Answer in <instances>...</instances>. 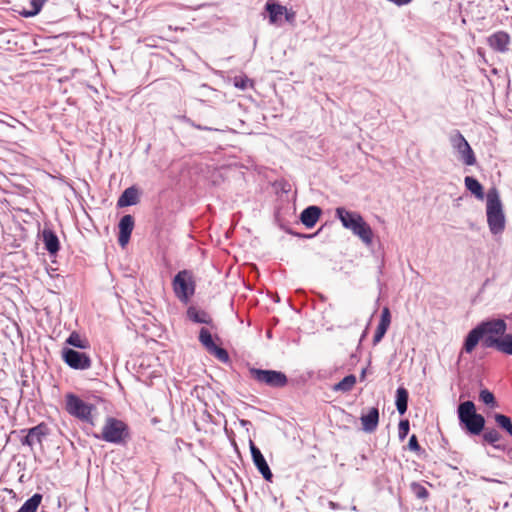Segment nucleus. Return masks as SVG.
<instances>
[{"instance_id":"obj_1","label":"nucleus","mask_w":512,"mask_h":512,"mask_svg":"<svg viewBox=\"0 0 512 512\" xmlns=\"http://www.w3.org/2000/svg\"><path fill=\"white\" fill-rule=\"evenodd\" d=\"M506 330L507 324L502 319L482 321L466 335L461 353H472L480 342L483 348H495L512 355V334H507Z\"/></svg>"},{"instance_id":"obj_2","label":"nucleus","mask_w":512,"mask_h":512,"mask_svg":"<svg viewBox=\"0 0 512 512\" xmlns=\"http://www.w3.org/2000/svg\"><path fill=\"white\" fill-rule=\"evenodd\" d=\"M486 217L491 234H502L506 228V216L499 190L493 186L486 193Z\"/></svg>"},{"instance_id":"obj_3","label":"nucleus","mask_w":512,"mask_h":512,"mask_svg":"<svg viewBox=\"0 0 512 512\" xmlns=\"http://www.w3.org/2000/svg\"><path fill=\"white\" fill-rule=\"evenodd\" d=\"M335 217L340 220L345 229L351 230L362 242L369 246L373 242V231L370 225L365 222L359 212L349 211L344 207H337Z\"/></svg>"},{"instance_id":"obj_4","label":"nucleus","mask_w":512,"mask_h":512,"mask_svg":"<svg viewBox=\"0 0 512 512\" xmlns=\"http://www.w3.org/2000/svg\"><path fill=\"white\" fill-rule=\"evenodd\" d=\"M459 425L468 435L478 436L485 428V418L477 413L474 402H461L457 408Z\"/></svg>"},{"instance_id":"obj_5","label":"nucleus","mask_w":512,"mask_h":512,"mask_svg":"<svg viewBox=\"0 0 512 512\" xmlns=\"http://www.w3.org/2000/svg\"><path fill=\"white\" fill-rule=\"evenodd\" d=\"M96 438L108 443L124 445L131 439L129 426L115 417H107L100 435Z\"/></svg>"},{"instance_id":"obj_6","label":"nucleus","mask_w":512,"mask_h":512,"mask_svg":"<svg viewBox=\"0 0 512 512\" xmlns=\"http://www.w3.org/2000/svg\"><path fill=\"white\" fill-rule=\"evenodd\" d=\"M173 291L175 296L184 304L190 301L195 293L196 283L190 270H181L173 278Z\"/></svg>"},{"instance_id":"obj_7","label":"nucleus","mask_w":512,"mask_h":512,"mask_svg":"<svg viewBox=\"0 0 512 512\" xmlns=\"http://www.w3.org/2000/svg\"><path fill=\"white\" fill-rule=\"evenodd\" d=\"M95 409L93 404L86 403L75 394L66 395V411L81 421L94 425L92 411Z\"/></svg>"},{"instance_id":"obj_8","label":"nucleus","mask_w":512,"mask_h":512,"mask_svg":"<svg viewBox=\"0 0 512 512\" xmlns=\"http://www.w3.org/2000/svg\"><path fill=\"white\" fill-rule=\"evenodd\" d=\"M249 373L251 378L260 384H265L272 388H282L288 383V378L285 373L277 370H264L259 368H250Z\"/></svg>"},{"instance_id":"obj_9","label":"nucleus","mask_w":512,"mask_h":512,"mask_svg":"<svg viewBox=\"0 0 512 512\" xmlns=\"http://www.w3.org/2000/svg\"><path fill=\"white\" fill-rule=\"evenodd\" d=\"M452 147L460 154V159L467 166L476 164V156L468 141L459 130H455L450 136Z\"/></svg>"},{"instance_id":"obj_10","label":"nucleus","mask_w":512,"mask_h":512,"mask_svg":"<svg viewBox=\"0 0 512 512\" xmlns=\"http://www.w3.org/2000/svg\"><path fill=\"white\" fill-rule=\"evenodd\" d=\"M62 360L66 365L75 370H86L91 367L92 361L84 352L64 347L61 351Z\"/></svg>"},{"instance_id":"obj_11","label":"nucleus","mask_w":512,"mask_h":512,"mask_svg":"<svg viewBox=\"0 0 512 512\" xmlns=\"http://www.w3.org/2000/svg\"><path fill=\"white\" fill-rule=\"evenodd\" d=\"M199 341L204 348L221 362L229 361V354L226 349L216 345L213 341L212 335L206 328H201L199 332Z\"/></svg>"},{"instance_id":"obj_12","label":"nucleus","mask_w":512,"mask_h":512,"mask_svg":"<svg viewBox=\"0 0 512 512\" xmlns=\"http://www.w3.org/2000/svg\"><path fill=\"white\" fill-rule=\"evenodd\" d=\"M249 448L253 464L257 468L258 472L267 482H272L273 473L260 449L255 445V443L252 440H249Z\"/></svg>"},{"instance_id":"obj_13","label":"nucleus","mask_w":512,"mask_h":512,"mask_svg":"<svg viewBox=\"0 0 512 512\" xmlns=\"http://www.w3.org/2000/svg\"><path fill=\"white\" fill-rule=\"evenodd\" d=\"M134 225V217L130 214H126L120 219L118 223V243L121 247H125L128 244Z\"/></svg>"},{"instance_id":"obj_14","label":"nucleus","mask_w":512,"mask_h":512,"mask_svg":"<svg viewBox=\"0 0 512 512\" xmlns=\"http://www.w3.org/2000/svg\"><path fill=\"white\" fill-rule=\"evenodd\" d=\"M487 44L495 52L506 53L509 50L510 36L505 31H496L488 36Z\"/></svg>"},{"instance_id":"obj_15","label":"nucleus","mask_w":512,"mask_h":512,"mask_svg":"<svg viewBox=\"0 0 512 512\" xmlns=\"http://www.w3.org/2000/svg\"><path fill=\"white\" fill-rule=\"evenodd\" d=\"M42 241L50 256H55L60 250L58 236L51 228L45 227L42 230Z\"/></svg>"},{"instance_id":"obj_16","label":"nucleus","mask_w":512,"mask_h":512,"mask_svg":"<svg viewBox=\"0 0 512 512\" xmlns=\"http://www.w3.org/2000/svg\"><path fill=\"white\" fill-rule=\"evenodd\" d=\"M265 11L268 13L270 24H282L283 12H286L285 6L279 4L276 0H268L265 4Z\"/></svg>"},{"instance_id":"obj_17","label":"nucleus","mask_w":512,"mask_h":512,"mask_svg":"<svg viewBox=\"0 0 512 512\" xmlns=\"http://www.w3.org/2000/svg\"><path fill=\"white\" fill-rule=\"evenodd\" d=\"M360 420L363 431L373 433L378 427L379 409L377 407L370 408L366 414L362 413Z\"/></svg>"},{"instance_id":"obj_18","label":"nucleus","mask_w":512,"mask_h":512,"mask_svg":"<svg viewBox=\"0 0 512 512\" xmlns=\"http://www.w3.org/2000/svg\"><path fill=\"white\" fill-rule=\"evenodd\" d=\"M140 201V191L136 186L126 188L117 200V207L124 208L136 205Z\"/></svg>"},{"instance_id":"obj_19","label":"nucleus","mask_w":512,"mask_h":512,"mask_svg":"<svg viewBox=\"0 0 512 512\" xmlns=\"http://www.w3.org/2000/svg\"><path fill=\"white\" fill-rule=\"evenodd\" d=\"M322 214L319 206L311 205L306 207L300 214L301 223L308 229L313 228Z\"/></svg>"},{"instance_id":"obj_20","label":"nucleus","mask_w":512,"mask_h":512,"mask_svg":"<svg viewBox=\"0 0 512 512\" xmlns=\"http://www.w3.org/2000/svg\"><path fill=\"white\" fill-rule=\"evenodd\" d=\"M187 318L198 324H206V325H212L213 319L212 317L202 309H198L195 306H189L186 311Z\"/></svg>"},{"instance_id":"obj_21","label":"nucleus","mask_w":512,"mask_h":512,"mask_svg":"<svg viewBox=\"0 0 512 512\" xmlns=\"http://www.w3.org/2000/svg\"><path fill=\"white\" fill-rule=\"evenodd\" d=\"M465 188L478 200L485 198L483 185L474 177L466 176L464 179Z\"/></svg>"},{"instance_id":"obj_22","label":"nucleus","mask_w":512,"mask_h":512,"mask_svg":"<svg viewBox=\"0 0 512 512\" xmlns=\"http://www.w3.org/2000/svg\"><path fill=\"white\" fill-rule=\"evenodd\" d=\"M24 432L29 433V436H31L33 443L36 441L37 443L41 444L43 441V438H45L47 435H49L50 429L48 428L46 423L41 422L32 428L22 429L21 433H24Z\"/></svg>"},{"instance_id":"obj_23","label":"nucleus","mask_w":512,"mask_h":512,"mask_svg":"<svg viewBox=\"0 0 512 512\" xmlns=\"http://www.w3.org/2000/svg\"><path fill=\"white\" fill-rule=\"evenodd\" d=\"M409 393L406 388L400 386L396 390L395 405L400 415H404L408 409Z\"/></svg>"},{"instance_id":"obj_24","label":"nucleus","mask_w":512,"mask_h":512,"mask_svg":"<svg viewBox=\"0 0 512 512\" xmlns=\"http://www.w3.org/2000/svg\"><path fill=\"white\" fill-rule=\"evenodd\" d=\"M43 499V495L40 493L33 494L30 498H28L22 506L17 510V512H37L41 502Z\"/></svg>"},{"instance_id":"obj_25","label":"nucleus","mask_w":512,"mask_h":512,"mask_svg":"<svg viewBox=\"0 0 512 512\" xmlns=\"http://www.w3.org/2000/svg\"><path fill=\"white\" fill-rule=\"evenodd\" d=\"M356 384V376L349 374L345 376L341 381L333 386L334 391H340L343 393L350 392Z\"/></svg>"},{"instance_id":"obj_26","label":"nucleus","mask_w":512,"mask_h":512,"mask_svg":"<svg viewBox=\"0 0 512 512\" xmlns=\"http://www.w3.org/2000/svg\"><path fill=\"white\" fill-rule=\"evenodd\" d=\"M482 437L486 443L491 444L494 448L504 450L503 446L497 444V442L501 439V434L495 428L486 429L482 434Z\"/></svg>"},{"instance_id":"obj_27","label":"nucleus","mask_w":512,"mask_h":512,"mask_svg":"<svg viewBox=\"0 0 512 512\" xmlns=\"http://www.w3.org/2000/svg\"><path fill=\"white\" fill-rule=\"evenodd\" d=\"M65 343L69 346L78 348V349H86L89 347V342L87 339H82L77 332H72Z\"/></svg>"},{"instance_id":"obj_28","label":"nucleus","mask_w":512,"mask_h":512,"mask_svg":"<svg viewBox=\"0 0 512 512\" xmlns=\"http://www.w3.org/2000/svg\"><path fill=\"white\" fill-rule=\"evenodd\" d=\"M410 489L417 499L426 501L430 496V493L427 490V488L419 482H412L410 484Z\"/></svg>"},{"instance_id":"obj_29","label":"nucleus","mask_w":512,"mask_h":512,"mask_svg":"<svg viewBox=\"0 0 512 512\" xmlns=\"http://www.w3.org/2000/svg\"><path fill=\"white\" fill-rule=\"evenodd\" d=\"M495 422L498 424V426L506 431L511 437H512V421L511 418L504 415L497 413L494 416Z\"/></svg>"},{"instance_id":"obj_30","label":"nucleus","mask_w":512,"mask_h":512,"mask_svg":"<svg viewBox=\"0 0 512 512\" xmlns=\"http://www.w3.org/2000/svg\"><path fill=\"white\" fill-rule=\"evenodd\" d=\"M47 0H30V10H23L21 12V15L26 18L34 17L36 16L42 9L44 3Z\"/></svg>"},{"instance_id":"obj_31","label":"nucleus","mask_w":512,"mask_h":512,"mask_svg":"<svg viewBox=\"0 0 512 512\" xmlns=\"http://www.w3.org/2000/svg\"><path fill=\"white\" fill-rule=\"evenodd\" d=\"M479 399L482 401L485 405L494 408L497 406V401L495 399L494 394L489 391L488 389H482L479 393Z\"/></svg>"},{"instance_id":"obj_32","label":"nucleus","mask_w":512,"mask_h":512,"mask_svg":"<svg viewBox=\"0 0 512 512\" xmlns=\"http://www.w3.org/2000/svg\"><path fill=\"white\" fill-rule=\"evenodd\" d=\"M407 448L415 452L418 456H421L425 453V450L420 446L417 436L415 434L411 435L408 441Z\"/></svg>"},{"instance_id":"obj_33","label":"nucleus","mask_w":512,"mask_h":512,"mask_svg":"<svg viewBox=\"0 0 512 512\" xmlns=\"http://www.w3.org/2000/svg\"><path fill=\"white\" fill-rule=\"evenodd\" d=\"M409 430H410L409 420L408 419L400 420L399 425H398V437L401 441L407 437V435L409 434Z\"/></svg>"},{"instance_id":"obj_34","label":"nucleus","mask_w":512,"mask_h":512,"mask_svg":"<svg viewBox=\"0 0 512 512\" xmlns=\"http://www.w3.org/2000/svg\"><path fill=\"white\" fill-rule=\"evenodd\" d=\"M390 323H391V313H390V310H389L388 307H384L382 309V311H381L379 325H382V326H385V327L389 328Z\"/></svg>"},{"instance_id":"obj_35","label":"nucleus","mask_w":512,"mask_h":512,"mask_svg":"<svg viewBox=\"0 0 512 512\" xmlns=\"http://www.w3.org/2000/svg\"><path fill=\"white\" fill-rule=\"evenodd\" d=\"M387 330H388V327L378 324L376 331L374 333V336H373V345H377L383 339Z\"/></svg>"},{"instance_id":"obj_36","label":"nucleus","mask_w":512,"mask_h":512,"mask_svg":"<svg viewBox=\"0 0 512 512\" xmlns=\"http://www.w3.org/2000/svg\"><path fill=\"white\" fill-rule=\"evenodd\" d=\"M183 121L189 125H191L192 127L198 129V130H204V131H217L218 129H214V128H211V127H208V126H203V125H200V124H196L193 120H191L190 118L184 116L183 117Z\"/></svg>"},{"instance_id":"obj_37","label":"nucleus","mask_w":512,"mask_h":512,"mask_svg":"<svg viewBox=\"0 0 512 512\" xmlns=\"http://www.w3.org/2000/svg\"><path fill=\"white\" fill-rule=\"evenodd\" d=\"M249 81L250 80L247 77H242V76L235 77L234 78V86L236 88L241 89V90H245L247 88V86H248V82Z\"/></svg>"},{"instance_id":"obj_38","label":"nucleus","mask_w":512,"mask_h":512,"mask_svg":"<svg viewBox=\"0 0 512 512\" xmlns=\"http://www.w3.org/2000/svg\"><path fill=\"white\" fill-rule=\"evenodd\" d=\"M283 16L285 17V20L288 23H293L295 21V19H296V13L292 9L288 10L286 8V12H283Z\"/></svg>"},{"instance_id":"obj_39","label":"nucleus","mask_w":512,"mask_h":512,"mask_svg":"<svg viewBox=\"0 0 512 512\" xmlns=\"http://www.w3.org/2000/svg\"><path fill=\"white\" fill-rule=\"evenodd\" d=\"M26 436H24L23 438H21L20 442L23 446H29V447H33V440L31 438V436H29V433L26 432Z\"/></svg>"},{"instance_id":"obj_40","label":"nucleus","mask_w":512,"mask_h":512,"mask_svg":"<svg viewBox=\"0 0 512 512\" xmlns=\"http://www.w3.org/2000/svg\"><path fill=\"white\" fill-rule=\"evenodd\" d=\"M282 229H284L287 233H289L291 235H295V236H298L301 238H312L315 236V234L306 235V234L295 233L291 229L285 228L284 226H282Z\"/></svg>"},{"instance_id":"obj_41","label":"nucleus","mask_w":512,"mask_h":512,"mask_svg":"<svg viewBox=\"0 0 512 512\" xmlns=\"http://www.w3.org/2000/svg\"><path fill=\"white\" fill-rule=\"evenodd\" d=\"M239 423H240V425H241L242 427H245L247 430H248V426H251V425H252L251 421L246 420V419H240V420H239Z\"/></svg>"},{"instance_id":"obj_42","label":"nucleus","mask_w":512,"mask_h":512,"mask_svg":"<svg viewBox=\"0 0 512 512\" xmlns=\"http://www.w3.org/2000/svg\"><path fill=\"white\" fill-rule=\"evenodd\" d=\"M366 371L367 369L364 368L362 369L361 373H360V380L363 381L365 379V376H366Z\"/></svg>"},{"instance_id":"obj_43","label":"nucleus","mask_w":512,"mask_h":512,"mask_svg":"<svg viewBox=\"0 0 512 512\" xmlns=\"http://www.w3.org/2000/svg\"><path fill=\"white\" fill-rule=\"evenodd\" d=\"M491 72H492L493 74L497 75V74H498V72H499V70H498L497 68H493V69L491 70Z\"/></svg>"},{"instance_id":"obj_44","label":"nucleus","mask_w":512,"mask_h":512,"mask_svg":"<svg viewBox=\"0 0 512 512\" xmlns=\"http://www.w3.org/2000/svg\"><path fill=\"white\" fill-rule=\"evenodd\" d=\"M365 336H366V331H364V332H363V334H362V336H361V338H360V341H362V339H363ZM360 343H361V342H359V344H360Z\"/></svg>"},{"instance_id":"obj_45","label":"nucleus","mask_w":512,"mask_h":512,"mask_svg":"<svg viewBox=\"0 0 512 512\" xmlns=\"http://www.w3.org/2000/svg\"><path fill=\"white\" fill-rule=\"evenodd\" d=\"M509 457L512 458V450L509 451Z\"/></svg>"},{"instance_id":"obj_46","label":"nucleus","mask_w":512,"mask_h":512,"mask_svg":"<svg viewBox=\"0 0 512 512\" xmlns=\"http://www.w3.org/2000/svg\"><path fill=\"white\" fill-rule=\"evenodd\" d=\"M325 299L326 298L323 295H321V300L324 301Z\"/></svg>"}]
</instances>
